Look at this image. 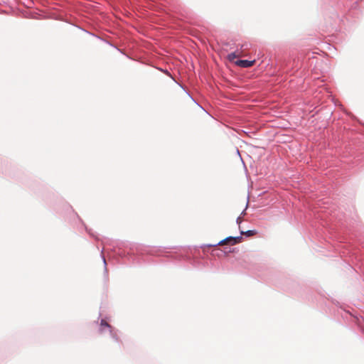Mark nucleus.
<instances>
[{"mask_svg": "<svg viewBox=\"0 0 364 364\" xmlns=\"http://www.w3.org/2000/svg\"><path fill=\"white\" fill-rule=\"evenodd\" d=\"M242 237L241 236L239 237H228L225 239L221 240L218 243V245H235L237 243L241 242Z\"/></svg>", "mask_w": 364, "mask_h": 364, "instance_id": "obj_1", "label": "nucleus"}, {"mask_svg": "<svg viewBox=\"0 0 364 364\" xmlns=\"http://www.w3.org/2000/svg\"><path fill=\"white\" fill-rule=\"evenodd\" d=\"M255 63V60H238L235 64L241 68H250Z\"/></svg>", "mask_w": 364, "mask_h": 364, "instance_id": "obj_2", "label": "nucleus"}, {"mask_svg": "<svg viewBox=\"0 0 364 364\" xmlns=\"http://www.w3.org/2000/svg\"><path fill=\"white\" fill-rule=\"evenodd\" d=\"M105 328H111L112 327L105 320L102 319L100 323V331H103Z\"/></svg>", "mask_w": 364, "mask_h": 364, "instance_id": "obj_3", "label": "nucleus"}, {"mask_svg": "<svg viewBox=\"0 0 364 364\" xmlns=\"http://www.w3.org/2000/svg\"><path fill=\"white\" fill-rule=\"evenodd\" d=\"M240 55L236 54L235 53H231L228 55V58L230 60H232L236 58H239Z\"/></svg>", "mask_w": 364, "mask_h": 364, "instance_id": "obj_4", "label": "nucleus"}, {"mask_svg": "<svg viewBox=\"0 0 364 364\" xmlns=\"http://www.w3.org/2000/svg\"><path fill=\"white\" fill-rule=\"evenodd\" d=\"M241 234L242 235H245L247 236H252V235H254L255 234V230H248V231H247L245 232L242 231Z\"/></svg>", "mask_w": 364, "mask_h": 364, "instance_id": "obj_5", "label": "nucleus"}, {"mask_svg": "<svg viewBox=\"0 0 364 364\" xmlns=\"http://www.w3.org/2000/svg\"><path fill=\"white\" fill-rule=\"evenodd\" d=\"M241 221H242V220H241V218H240V217H238V218H237V223L238 224H240Z\"/></svg>", "mask_w": 364, "mask_h": 364, "instance_id": "obj_6", "label": "nucleus"}]
</instances>
